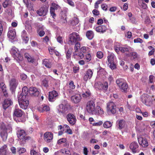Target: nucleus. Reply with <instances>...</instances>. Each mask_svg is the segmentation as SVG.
Instances as JSON below:
<instances>
[{
	"instance_id": "nucleus-1",
	"label": "nucleus",
	"mask_w": 155,
	"mask_h": 155,
	"mask_svg": "<svg viewBox=\"0 0 155 155\" xmlns=\"http://www.w3.org/2000/svg\"><path fill=\"white\" fill-rule=\"evenodd\" d=\"M82 39L78 33L74 32L70 34L69 36L68 43L71 45H74L77 41H80Z\"/></svg>"
},
{
	"instance_id": "nucleus-2",
	"label": "nucleus",
	"mask_w": 155,
	"mask_h": 155,
	"mask_svg": "<svg viewBox=\"0 0 155 155\" xmlns=\"http://www.w3.org/2000/svg\"><path fill=\"white\" fill-rule=\"evenodd\" d=\"M116 82L122 91L126 92L127 91L128 86L123 79H118L116 80Z\"/></svg>"
},
{
	"instance_id": "nucleus-3",
	"label": "nucleus",
	"mask_w": 155,
	"mask_h": 155,
	"mask_svg": "<svg viewBox=\"0 0 155 155\" xmlns=\"http://www.w3.org/2000/svg\"><path fill=\"white\" fill-rule=\"evenodd\" d=\"M67 101H64L62 104L59 105L57 108V112L60 114H64L68 110Z\"/></svg>"
},
{
	"instance_id": "nucleus-4",
	"label": "nucleus",
	"mask_w": 155,
	"mask_h": 155,
	"mask_svg": "<svg viewBox=\"0 0 155 155\" xmlns=\"http://www.w3.org/2000/svg\"><path fill=\"white\" fill-rule=\"evenodd\" d=\"M11 131L12 128L9 126L7 127L5 126L2 127L1 129L0 135L4 141H5L7 139L8 136L7 132H10Z\"/></svg>"
},
{
	"instance_id": "nucleus-5",
	"label": "nucleus",
	"mask_w": 155,
	"mask_h": 155,
	"mask_svg": "<svg viewBox=\"0 0 155 155\" xmlns=\"http://www.w3.org/2000/svg\"><path fill=\"white\" fill-rule=\"evenodd\" d=\"M95 104L92 101H88L86 105V109L87 112L90 114L93 115L95 109Z\"/></svg>"
},
{
	"instance_id": "nucleus-6",
	"label": "nucleus",
	"mask_w": 155,
	"mask_h": 155,
	"mask_svg": "<svg viewBox=\"0 0 155 155\" xmlns=\"http://www.w3.org/2000/svg\"><path fill=\"white\" fill-rule=\"evenodd\" d=\"M107 111L108 112H110L112 114H114L116 112V105L113 102H110L107 104Z\"/></svg>"
},
{
	"instance_id": "nucleus-7",
	"label": "nucleus",
	"mask_w": 155,
	"mask_h": 155,
	"mask_svg": "<svg viewBox=\"0 0 155 155\" xmlns=\"http://www.w3.org/2000/svg\"><path fill=\"white\" fill-rule=\"evenodd\" d=\"M17 135L18 138L23 141L28 140L30 138L29 136H26L25 132L23 130H18L17 131Z\"/></svg>"
},
{
	"instance_id": "nucleus-8",
	"label": "nucleus",
	"mask_w": 155,
	"mask_h": 155,
	"mask_svg": "<svg viewBox=\"0 0 155 155\" xmlns=\"http://www.w3.org/2000/svg\"><path fill=\"white\" fill-rule=\"evenodd\" d=\"M114 49L117 52H118L120 51L121 52L124 53L126 52H129L132 51L131 48L129 47H120L119 45H115Z\"/></svg>"
},
{
	"instance_id": "nucleus-9",
	"label": "nucleus",
	"mask_w": 155,
	"mask_h": 155,
	"mask_svg": "<svg viewBox=\"0 0 155 155\" xmlns=\"http://www.w3.org/2000/svg\"><path fill=\"white\" fill-rule=\"evenodd\" d=\"M53 137V134L50 132H46L44 134V139L46 142H51Z\"/></svg>"
},
{
	"instance_id": "nucleus-10",
	"label": "nucleus",
	"mask_w": 155,
	"mask_h": 155,
	"mask_svg": "<svg viewBox=\"0 0 155 155\" xmlns=\"http://www.w3.org/2000/svg\"><path fill=\"white\" fill-rule=\"evenodd\" d=\"M60 8V6L56 3H52L50 8V13L53 18H55L56 15L54 13L55 10H57Z\"/></svg>"
},
{
	"instance_id": "nucleus-11",
	"label": "nucleus",
	"mask_w": 155,
	"mask_h": 155,
	"mask_svg": "<svg viewBox=\"0 0 155 155\" xmlns=\"http://www.w3.org/2000/svg\"><path fill=\"white\" fill-rule=\"evenodd\" d=\"M48 7L45 6L40 8L37 13L40 16H45L47 14L48 11Z\"/></svg>"
},
{
	"instance_id": "nucleus-12",
	"label": "nucleus",
	"mask_w": 155,
	"mask_h": 155,
	"mask_svg": "<svg viewBox=\"0 0 155 155\" xmlns=\"http://www.w3.org/2000/svg\"><path fill=\"white\" fill-rule=\"evenodd\" d=\"M139 144L143 147H146L148 146V143L146 138L140 137L138 138Z\"/></svg>"
},
{
	"instance_id": "nucleus-13",
	"label": "nucleus",
	"mask_w": 155,
	"mask_h": 155,
	"mask_svg": "<svg viewBox=\"0 0 155 155\" xmlns=\"http://www.w3.org/2000/svg\"><path fill=\"white\" fill-rule=\"evenodd\" d=\"M139 146L137 143L134 142L130 144L129 148L133 153H135L138 152L137 148Z\"/></svg>"
},
{
	"instance_id": "nucleus-14",
	"label": "nucleus",
	"mask_w": 155,
	"mask_h": 155,
	"mask_svg": "<svg viewBox=\"0 0 155 155\" xmlns=\"http://www.w3.org/2000/svg\"><path fill=\"white\" fill-rule=\"evenodd\" d=\"M68 121L72 125L74 124L76 122V119L74 116L72 114H69L67 116Z\"/></svg>"
},
{
	"instance_id": "nucleus-15",
	"label": "nucleus",
	"mask_w": 155,
	"mask_h": 155,
	"mask_svg": "<svg viewBox=\"0 0 155 155\" xmlns=\"http://www.w3.org/2000/svg\"><path fill=\"white\" fill-rule=\"evenodd\" d=\"M82 92H81L82 97L84 98H87L89 97L91 95L90 91L87 89L85 87H83L82 88Z\"/></svg>"
},
{
	"instance_id": "nucleus-16",
	"label": "nucleus",
	"mask_w": 155,
	"mask_h": 155,
	"mask_svg": "<svg viewBox=\"0 0 155 155\" xmlns=\"http://www.w3.org/2000/svg\"><path fill=\"white\" fill-rule=\"evenodd\" d=\"M29 93L31 96H37L39 94V92L38 89L33 87H31L29 88Z\"/></svg>"
},
{
	"instance_id": "nucleus-17",
	"label": "nucleus",
	"mask_w": 155,
	"mask_h": 155,
	"mask_svg": "<svg viewBox=\"0 0 155 155\" xmlns=\"http://www.w3.org/2000/svg\"><path fill=\"white\" fill-rule=\"evenodd\" d=\"M93 74V71L91 69L88 70L85 74L83 78L84 80L85 81H87L88 80L90 79L92 77Z\"/></svg>"
},
{
	"instance_id": "nucleus-18",
	"label": "nucleus",
	"mask_w": 155,
	"mask_h": 155,
	"mask_svg": "<svg viewBox=\"0 0 155 155\" xmlns=\"http://www.w3.org/2000/svg\"><path fill=\"white\" fill-rule=\"evenodd\" d=\"M104 111L103 109L99 106H97L95 107L93 115L102 116L104 114Z\"/></svg>"
},
{
	"instance_id": "nucleus-19",
	"label": "nucleus",
	"mask_w": 155,
	"mask_h": 155,
	"mask_svg": "<svg viewBox=\"0 0 155 155\" xmlns=\"http://www.w3.org/2000/svg\"><path fill=\"white\" fill-rule=\"evenodd\" d=\"M18 82L14 78L11 79L9 81V85L10 89L13 91L16 87Z\"/></svg>"
},
{
	"instance_id": "nucleus-20",
	"label": "nucleus",
	"mask_w": 155,
	"mask_h": 155,
	"mask_svg": "<svg viewBox=\"0 0 155 155\" xmlns=\"http://www.w3.org/2000/svg\"><path fill=\"white\" fill-rule=\"evenodd\" d=\"M8 37L12 39H14L16 37V32L15 29L10 28L9 29L8 33Z\"/></svg>"
},
{
	"instance_id": "nucleus-21",
	"label": "nucleus",
	"mask_w": 155,
	"mask_h": 155,
	"mask_svg": "<svg viewBox=\"0 0 155 155\" xmlns=\"http://www.w3.org/2000/svg\"><path fill=\"white\" fill-rule=\"evenodd\" d=\"M58 96V94L55 91L50 92L49 95V101H54L55 98Z\"/></svg>"
},
{
	"instance_id": "nucleus-22",
	"label": "nucleus",
	"mask_w": 155,
	"mask_h": 155,
	"mask_svg": "<svg viewBox=\"0 0 155 155\" xmlns=\"http://www.w3.org/2000/svg\"><path fill=\"white\" fill-rule=\"evenodd\" d=\"M81 98V97L80 94H77L71 96V100L72 102L75 103H78L80 101Z\"/></svg>"
},
{
	"instance_id": "nucleus-23",
	"label": "nucleus",
	"mask_w": 155,
	"mask_h": 155,
	"mask_svg": "<svg viewBox=\"0 0 155 155\" xmlns=\"http://www.w3.org/2000/svg\"><path fill=\"white\" fill-rule=\"evenodd\" d=\"M0 88L3 93L5 97L8 96V93L7 92V88L5 84L3 82H1L0 84Z\"/></svg>"
},
{
	"instance_id": "nucleus-24",
	"label": "nucleus",
	"mask_w": 155,
	"mask_h": 155,
	"mask_svg": "<svg viewBox=\"0 0 155 155\" xmlns=\"http://www.w3.org/2000/svg\"><path fill=\"white\" fill-rule=\"evenodd\" d=\"M13 104L12 101L9 98L6 99L3 104V108L6 109Z\"/></svg>"
},
{
	"instance_id": "nucleus-25",
	"label": "nucleus",
	"mask_w": 155,
	"mask_h": 155,
	"mask_svg": "<svg viewBox=\"0 0 155 155\" xmlns=\"http://www.w3.org/2000/svg\"><path fill=\"white\" fill-rule=\"evenodd\" d=\"M8 149L6 145H4L0 148V155H6Z\"/></svg>"
},
{
	"instance_id": "nucleus-26",
	"label": "nucleus",
	"mask_w": 155,
	"mask_h": 155,
	"mask_svg": "<svg viewBox=\"0 0 155 155\" xmlns=\"http://www.w3.org/2000/svg\"><path fill=\"white\" fill-rule=\"evenodd\" d=\"M106 30V26L104 25L98 26L96 28V30L97 32L101 33L105 32Z\"/></svg>"
},
{
	"instance_id": "nucleus-27",
	"label": "nucleus",
	"mask_w": 155,
	"mask_h": 155,
	"mask_svg": "<svg viewBox=\"0 0 155 155\" xmlns=\"http://www.w3.org/2000/svg\"><path fill=\"white\" fill-rule=\"evenodd\" d=\"M22 114L23 112L19 109H16L14 111L13 115L16 117H20L22 116Z\"/></svg>"
},
{
	"instance_id": "nucleus-28",
	"label": "nucleus",
	"mask_w": 155,
	"mask_h": 155,
	"mask_svg": "<svg viewBox=\"0 0 155 155\" xmlns=\"http://www.w3.org/2000/svg\"><path fill=\"white\" fill-rule=\"evenodd\" d=\"M107 60L108 63H112L114 62L116 59V58L114 54L113 53H109L107 56Z\"/></svg>"
},
{
	"instance_id": "nucleus-29",
	"label": "nucleus",
	"mask_w": 155,
	"mask_h": 155,
	"mask_svg": "<svg viewBox=\"0 0 155 155\" xmlns=\"http://www.w3.org/2000/svg\"><path fill=\"white\" fill-rule=\"evenodd\" d=\"M28 96L26 95H18V98L19 103H22V102L25 101V100H28Z\"/></svg>"
},
{
	"instance_id": "nucleus-30",
	"label": "nucleus",
	"mask_w": 155,
	"mask_h": 155,
	"mask_svg": "<svg viewBox=\"0 0 155 155\" xmlns=\"http://www.w3.org/2000/svg\"><path fill=\"white\" fill-rule=\"evenodd\" d=\"M10 53L13 55L14 57L16 56H17L20 53V52L18 49L15 47H13L10 50Z\"/></svg>"
},
{
	"instance_id": "nucleus-31",
	"label": "nucleus",
	"mask_w": 155,
	"mask_h": 155,
	"mask_svg": "<svg viewBox=\"0 0 155 155\" xmlns=\"http://www.w3.org/2000/svg\"><path fill=\"white\" fill-rule=\"evenodd\" d=\"M21 108L24 109H26L27 108L29 104L28 100H25V101L22 102L21 103H19Z\"/></svg>"
},
{
	"instance_id": "nucleus-32",
	"label": "nucleus",
	"mask_w": 155,
	"mask_h": 155,
	"mask_svg": "<svg viewBox=\"0 0 155 155\" xmlns=\"http://www.w3.org/2000/svg\"><path fill=\"white\" fill-rule=\"evenodd\" d=\"M45 28L44 27L43 25H39L38 29V34L41 37L43 36L44 35L45 32L44 30H45Z\"/></svg>"
},
{
	"instance_id": "nucleus-33",
	"label": "nucleus",
	"mask_w": 155,
	"mask_h": 155,
	"mask_svg": "<svg viewBox=\"0 0 155 155\" xmlns=\"http://www.w3.org/2000/svg\"><path fill=\"white\" fill-rule=\"evenodd\" d=\"M43 64L47 68H50L51 67V61L48 59H44L43 61Z\"/></svg>"
},
{
	"instance_id": "nucleus-34",
	"label": "nucleus",
	"mask_w": 155,
	"mask_h": 155,
	"mask_svg": "<svg viewBox=\"0 0 155 155\" xmlns=\"http://www.w3.org/2000/svg\"><path fill=\"white\" fill-rule=\"evenodd\" d=\"M141 100L143 103L147 106H149V100L148 98L146 96L145 94L142 95L141 97Z\"/></svg>"
},
{
	"instance_id": "nucleus-35",
	"label": "nucleus",
	"mask_w": 155,
	"mask_h": 155,
	"mask_svg": "<svg viewBox=\"0 0 155 155\" xmlns=\"http://www.w3.org/2000/svg\"><path fill=\"white\" fill-rule=\"evenodd\" d=\"M22 91L21 93H18V95H26L28 96V94L29 90L28 87H24L22 88Z\"/></svg>"
},
{
	"instance_id": "nucleus-36",
	"label": "nucleus",
	"mask_w": 155,
	"mask_h": 155,
	"mask_svg": "<svg viewBox=\"0 0 155 155\" xmlns=\"http://www.w3.org/2000/svg\"><path fill=\"white\" fill-rule=\"evenodd\" d=\"M117 123L118 125V128L120 129H121L124 126L125 122L124 120H120L119 121H117Z\"/></svg>"
},
{
	"instance_id": "nucleus-37",
	"label": "nucleus",
	"mask_w": 155,
	"mask_h": 155,
	"mask_svg": "<svg viewBox=\"0 0 155 155\" xmlns=\"http://www.w3.org/2000/svg\"><path fill=\"white\" fill-rule=\"evenodd\" d=\"M86 35L87 38L90 40L92 39L94 37L93 32L91 31H87Z\"/></svg>"
},
{
	"instance_id": "nucleus-38",
	"label": "nucleus",
	"mask_w": 155,
	"mask_h": 155,
	"mask_svg": "<svg viewBox=\"0 0 155 155\" xmlns=\"http://www.w3.org/2000/svg\"><path fill=\"white\" fill-rule=\"evenodd\" d=\"M25 57L28 60V61L31 63H33L34 61V59L32 58L28 54L25 53Z\"/></svg>"
},
{
	"instance_id": "nucleus-39",
	"label": "nucleus",
	"mask_w": 155,
	"mask_h": 155,
	"mask_svg": "<svg viewBox=\"0 0 155 155\" xmlns=\"http://www.w3.org/2000/svg\"><path fill=\"white\" fill-rule=\"evenodd\" d=\"M102 82H96L95 83L94 87L96 89L98 90H101Z\"/></svg>"
},
{
	"instance_id": "nucleus-40",
	"label": "nucleus",
	"mask_w": 155,
	"mask_h": 155,
	"mask_svg": "<svg viewBox=\"0 0 155 155\" xmlns=\"http://www.w3.org/2000/svg\"><path fill=\"white\" fill-rule=\"evenodd\" d=\"M103 125L104 128H109L112 126V123L110 122L107 121L104 123Z\"/></svg>"
},
{
	"instance_id": "nucleus-41",
	"label": "nucleus",
	"mask_w": 155,
	"mask_h": 155,
	"mask_svg": "<svg viewBox=\"0 0 155 155\" xmlns=\"http://www.w3.org/2000/svg\"><path fill=\"white\" fill-rule=\"evenodd\" d=\"M101 90H106L108 88V83L107 82H105L103 83H102Z\"/></svg>"
},
{
	"instance_id": "nucleus-42",
	"label": "nucleus",
	"mask_w": 155,
	"mask_h": 155,
	"mask_svg": "<svg viewBox=\"0 0 155 155\" xmlns=\"http://www.w3.org/2000/svg\"><path fill=\"white\" fill-rule=\"evenodd\" d=\"M26 151V149L23 147H19L17 148V152L19 153H25Z\"/></svg>"
},
{
	"instance_id": "nucleus-43",
	"label": "nucleus",
	"mask_w": 155,
	"mask_h": 155,
	"mask_svg": "<svg viewBox=\"0 0 155 155\" xmlns=\"http://www.w3.org/2000/svg\"><path fill=\"white\" fill-rule=\"evenodd\" d=\"M66 140L65 138H62L59 139L57 142L58 144H61L66 142Z\"/></svg>"
},
{
	"instance_id": "nucleus-44",
	"label": "nucleus",
	"mask_w": 155,
	"mask_h": 155,
	"mask_svg": "<svg viewBox=\"0 0 155 155\" xmlns=\"http://www.w3.org/2000/svg\"><path fill=\"white\" fill-rule=\"evenodd\" d=\"M74 55L75 56H77L78 57H79L81 59L83 58L84 57V54H83V53L81 51L79 52V53H78V54L76 53H74Z\"/></svg>"
},
{
	"instance_id": "nucleus-45",
	"label": "nucleus",
	"mask_w": 155,
	"mask_h": 155,
	"mask_svg": "<svg viewBox=\"0 0 155 155\" xmlns=\"http://www.w3.org/2000/svg\"><path fill=\"white\" fill-rule=\"evenodd\" d=\"M127 55L128 56H131L133 57L134 59H135L137 58V54L136 53V52H131L130 53V54H127Z\"/></svg>"
},
{
	"instance_id": "nucleus-46",
	"label": "nucleus",
	"mask_w": 155,
	"mask_h": 155,
	"mask_svg": "<svg viewBox=\"0 0 155 155\" xmlns=\"http://www.w3.org/2000/svg\"><path fill=\"white\" fill-rule=\"evenodd\" d=\"M79 22V20L76 18H74L72 22V24L73 25H76L78 24Z\"/></svg>"
},
{
	"instance_id": "nucleus-47",
	"label": "nucleus",
	"mask_w": 155,
	"mask_h": 155,
	"mask_svg": "<svg viewBox=\"0 0 155 155\" xmlns=\"http://www.w3.org/2000/svg\"><path fill=\"white\" fill-rule=\"evenodd\" d=\"M61 152L63 153L69 154L70 153L69 151L67 149H63L61 150Z\"/></svg>"
},
{
	"instance_id": "nucleus-48",
	"label": "nucleus",
	"mask_w": 155,
	"mask_h": 155,
	"mask_svg": "<svg viewBox=\"0 0 155 155\" xmlns=\"http://www.w3.org/2000/svg\"><path fill=\"white\" fill-rule=\"evenodd\" d=\"M97 57L99 59L101 58L103 56V54L101 51H98L97 53Z\"/></svg>"
},
{
	"instance_id": "nucleus-49",
	"label": "nucleus",
	"mask_w": 155,
	"mask_h": 155,
	"mask_svg": "<svg viewBox=\"0 0 155 155\" xmlns=\"http://www.w3.org/2000/svg\"><path fill=\"white\" fill-rule=\"evenodd\" d=\"M110 64L109 66L112 69H114L116 68V65L114 63V62H112V63H109Z\"/></svg>"
},
{
	"instance_id": "nucleus-50",
	"label": "nucleus",
	"mask_w": 155,
	"mask_h": 155,
	"mask_svg": "<svg viewBox=\"0 0 155 155\" xmlns=\"http://www.w3.org/2000/svg\"><path fill=\"white\" fill-rule=\"evenodd\" d=\"M80 44L79 43L77 42L76 43L74 47V50H75V52L76 53L78 49L80 48Z\"/></svg>"
},
{
	"instance_id": "nucleus-51",
	"label": "nucleus",
	"mask_w": 155,
	"mask_h": 155,
	"mask_svg": "<svg viewBox=\"0 0 155 155\" xmlns=\"http://www.w3.org/2000/svg\"><path fill=\"white\" fill-rule=\"evenodd\" d=\"M31 155H38L39 153L33 149H31L30 151Z\"/></svg>"
},
{
	"instance_id": "nucleus-52",
	"label": "nucleus",
	"mask_w": 155,
	"mask_h": 155,
	"mask_svg": "<svg viewBox=\"0 0 155 155\" xmlns=\"http://www.w3.org/2000/svg\"><path fill=\"white\" fill-rule=\"evenodd\" d=\"M9 1L8 0H5L3 3L2 5L3 7L4 8H6L7 7L8 5L9 4Z\"/></svg>"
},
{
	"instance_id": "nucleus-53",
	"label": "nucleus",
	"mask_w": 155,
	"mask_h": 155,
	"mask_svg": "<svg viewBox=\"0 0 155 155\" xmlns=\"http://www.w3.org/2000/svg\"><path fill=\"white\" fill-rule=\"evenodd\" d=\"M69 87L71 89H74L75 88V86L74 85L73 81H71L69 84Z\"/></svg>"
},
{
	"instance_id": "nucleus-54",
	"label": "nucleus",
	"mask_w": 155,
	"mask_h": 155,
	"mask_svg": "<svg viewBox=\"0 0 155 155\" xmlns=\"http://www.w3.org/2000/svg\"><path fill=\"white\" fill-rule=\"evenodd\" d=\"M134 43H142L143 42V40L139 38L134 39Z\"/></svg>"
},
{
	"instance_id": "nucleus-55",
	"label": "nucleus",
	"mask_w": 155,
	"mask_h": 155,
	"mask_svg": "<svg viewBox=\"0 0 155 155\" xmlns=\"http://www.w3.org/2000/svg\"><path fill=\"white\" fill-rule=\"evenodd\" d=\"M66 2L72 7L74 6V3L71 0H67Z\"/></svg>"
},
{
	"instance_id": "nucleus-56",
	"label": "nucleus",
	"mask_w": 155,
	"mask_h": 155,
	"mask_svg": "<svg viewBox=\"0 0 155 155\" xmlns=\"http://www.w3.org/2000/svg\"><path fill=\"white\" fill-rule=\"evenodd\" d=\"M15 57L17 58L19 61H22L23 59V57L20 54V53L19 54H18V55L17 56H15Z\"/></svg>"
},
{
	"instance_id": "nucleus-57",
	"label": "nucleus",
	"mask_w": 155,
	"mask_h": 155,
	"mask_svg": "<svg viewBox=\"0 0 155 155\" xmlns=\"http://www.w3.org/2000/svg\"><path fill=\"white\" fill-rule=\"evenodd\" d=\"M42 84L45 87H47L48 86V83L47 80H43L42 81Z\"/></svg>"
},
{
	"instance_id": "nucleus-58",
	"label": "nucleus",
	"mask_w": 155,
	"mask_h": 155,
	"mask_svg": "<svg viewBox=\"0 0 155 155\" xmlns=\"http://www.w3.org/2000/svg\"><path fill=\"white\" fill-rule=\"evenodd\" d=\"M43 112L44 111H48L50 110V107L48 106L47 105H45L43 107Z\"/></svg>"
},
{
	"instance_id": "nucleus-59",
	"label": "nucleus",
	"mask_w": 155,
	"mask_h": 155,
	"mask_svg": "<svg viewBox=\"0 0 155 155\" xmlns=\"http://www.w3.org/2000/svg\"><path fill=\"white\" fill-rule=\"evenodd\" d=\"M86 59L87 62L90 61L91 59V56L90 54H87L86 55Z\"/></svg>"
},
{
	"instance_id": "nucleus-60",
	"label": "nucleus",
	"mask_w": 155,
	"mask_h": 155,
	"mask_svg": "<svg viewBox=\"0 0 155 155\" xmlns=\"http://www.w3.org/2000/svg\"><path fill=\"white\" fill-rule=\"evenodd\" d=\"M57 40L58 42L60 43L61 44L63 43V39L62 37H61L60 36H58L57 38Z\"/></svg>"
},
{
	"instance_id": "nucleus-61",
	"label": "nucleus",
	"mask_w": 155,
	"mask_h": 155,
	"mask_svg": "<svg viewBox=\"0 0 155 155\" xmlns=\"http://www.w3.org/2000/svg\"><path fill=\"white\" fill-rule=\"evenodd\" d=\"M107 7V6L106 4H103L101 5V8L104 10L106 11Z\"/></svg>"
},
{
	"instance_id": "nucleus-62",
	"label": "nucleus",
	"mask_w": 155,
	"mask_h": 155,
	"mask_svg": "<svg viewBox=\"0 0 155 155\" xmlns=\"http://www.w3.org/2000/svg\"><path fill=\"white\" fill-rule=\"evenodd\" d=\"M48 49L49 52L51 54H53V53L55 52L54 48L52 47H49Z\"/></svg>"
},
{
	"instance_id": "nucleus-63",
	"label": "nucleus",
	"mask_w": 155,
	"mask_h": 155,
	"mask_svg": "<svg viewBox=\"0 0 155 155\" xmlns=\"http://www.w3.org/2000/svg\"><path fill=\"white\" fill-rule=\"evenodd\" d=\"M128 8V5L127 3H125L124 4L123 6V10L124 11L127 10Z\"/></svg>"
},
{
	"instance_id": "nucleus-64",
	"label": "nucleus",
	"mask_w": 155,
	"mask_h": 155,
	"mask_svg": "<svg viewBox=\"0 0 155 155\" xmlns=\"http://www.w3.org/2000/svg\"><path fill=\"white\" fill-rule=\"evenodd\" d=\"M81 52L82 53H85L87 51V49H86V48L85 47H83L81 48L80 49Z\"/></svg>"
}]
</instances>
